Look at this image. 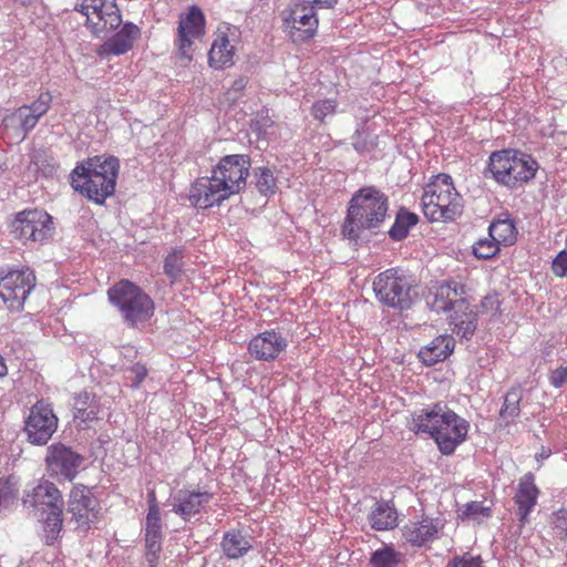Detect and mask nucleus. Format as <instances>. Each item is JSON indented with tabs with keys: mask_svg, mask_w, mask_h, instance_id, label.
Returning <instances> with one entry per match:
<instances>
[{
	"mask_svg": "<svg viewBox=\"0 0 567 567\" xmlns=\"http://www.w3.org/2000/svg\"><path fill=\"white\" fill-rule=\"evenodd\" d=\"M410 430L429 434L443 455H451L466 440L470 423L446 403L436 402L412 413Z\"/></svg>",
	"mask_w": 567,
	"mask_h": 567,
	"instance_id": "f257e3e1",
	"label": "nucleus"
},
{
	"mask_svg": "<svg viewBox=\"0 0 567 567\" xmlns=\"http://www.w3.org/2000/svg\"><path fill=\"white\" fill-rule=\"evenodd\" d=\"M389 197L374 186L357 190L347 209L341 233L353 245H359L365 231L378 235L389 212Z\"/></svg>",
	"mask_w": 567,
	"mask_h": 567,
	"instance_id": "f03ea898",
	"label": "nucleus"
},
{
	"mask_svg": "<svg viewBox=\"0 0 567 567\" xmlns=\"http://www.w3.org/2000/svg\"><path fill=\"white\" fill-rule=\"evenodd\" d=\"M118 172L120 161L114 155L87 157L79 162L71 172V186L89 200L103 205L115 193Z\"/></svg>",
	"mask_w": 567,
	"mask_h": 567,
	"instance_id": "7ed1b4c3",
	"label": "nucleus"
},
{
	"mask_svg": "<svg viewBox=\"0 0 567 567\" xmlns=\"http://www.w3.org/2000/svg\"><path fill=\"white\" fill-rule=\"evenodd\" d=\"M538 168L539 165L532 155L505 148L489 155L484 176L492 177L497 184L515 189L530 182Z\"/></svg>",
	"mask_w": 567,
	"mask_h": 567,
	"instance_id": "20e7f679",
	"label": "nucleus"
},
{
	"mask_svg": "<svg viewBox=\"0 0 567 567\" xmlns=\"http://www.w3.org/2000/svg\"><path fill=\"white\" fill-rule=\"evenodd\" d=\"M424 216L431 221L454 220L463 213V199L449 174H439L426 185L422 196Z\"/></svg>",
	"mask_w": 567,
	"mask_h": 567,
	"instance_id": "39448f33",
	"label": "nucleus"
},
{
	"mask_svg": "<svg viewBox=\"0 0 567 567\" xmlns=\"http://www.w3.org/2000/svg\"><path fill=\"white\" fill-rule=\"evenodd\" d=\"M110 302L116 307L130 327L145 322L154 313L152 298L134 282L123 279L107 290Z\"/></svg>",
	"mask_w": 567,
	"mask_h": 567,
	"instance_id": "423d86ee",
	"label": "nucleus"
},
{
	"mask_svg": "<svg viewBox=\"0 0 567 567\" xmlns=\"http://www.w3.org/2000/svg\"><path fill=\"white\" fill-rule=\"evenodd\" d=\"M414 280L403 270L390 268L373 280V291L382 305L400 311L408 310L414 303Z\"/></svg>",
	"mask_w": 567,
	"mask_h": 567,
	"instance_id": "0eeeda50",
	"label": "nucleus"
},
{
	"mask_svg": "<svg viewBox=\"0 0 567 567\" xmlns=\"http://www.w3.org/2000/svg\"><path fill=\"white\" fill-rule=\"evenodd\" d=\"M13 237L24 245L43 244L54 234L52 216L43 209H24L11 223Z\"/></svg>",
	"mask_w": 567,
	"mask_h": 567,
	"instance_id": "6e6552de",
	"label": "nucleus"
},
{
	"mask_svg": "<svg viewBox=\"0 0 567 567\" xmlns=\"http://www.w3.org/2000/svg\"><path fill=\"white\" fill-rule=\"evenodd\" d=\"M75 11L86 17V27L95 37H102L122 24V14L116 0H81Z\"/></svg>",
	"mask_w": 567,
	"mask_h": 567,
	"instance_id": "1a4fd4ad",
	"label": "nucleus"
},
{
	"mask_svg": "<svg viewBox=\"0 0 567 567\" xmlns=\"http://www.w3.org/2000/svg\"><path fill=\"white\" fill-rule=\"evenodd\" d=\"M35 281V275L29 268L8 271L0 269V305L10 310H21Z\"/></svg>",
	"mask_w": 567,
	"mask_h": 567,
	"instance_id": "9d476101",
	"label": "nucleus"
},
{
	"mask_svg": "<svg viewBox=\"0 0 567 567\" xmlns=\"http://www.w3.org/2000/svg\"><path fill=\"white\" fill-rule=\"evenodd\" d=\"M250 167L249 155H225L212 171L213 181L218 182L230 196L239 194L246 187Z\"/></svg>",
	"mask_w": 567,
	"mask_h": 567,
	"instance_id": "9b49d317",
	"label": "nucleus"
},
{
	"mask_svg": "<svg viewBox=\"0 0 567 567\" xmlns=\"http://www.w3.org/2000/svg\"><path fill=\"white\" fill-rule=\"evenodd\" d=\"M85 457L71 446L53 443L44 458L48 475L59 482H72L83 466Z\"/></svg>",
	"mask_w": 567,
	"mask_h": 567,
	"instance_id": "f8f14e48",
	"label": "nucleus"
},
{
	"mask_svg": "<svg viewBox=\"0 0 567 567\" xmlns=\"http://www.w3.org/2000/svg\"><path fill=\"white\" fill-rule=\"evenodd\" d=\"M66 511L75 529L87 532L99 517L101 506L91 488L83 484H75L69 494Z\"/></svg>",
	"mask_w": 567,
	"mask_h": 567,
	"instance_id": "ddd939ff",
	"label": "nucleus"
},
{
	"mask_svg": "<svg viewBox=\"0 0 567 567\" xmlns=\"http://www.w3.org/2000/svg\"><path fill=\"white\" fill-rule=\"evenodd\" d=\"M58 429V417L51 405L43 400L38 401L31 409L24 422L27 441L32 445L48 444Z\"/></svg>",
	"mask_w": 567,
	"mask_h": 567,
	"instance_id": "4468645a",
	"label": "nucleus"
},
{
	"mask_svg": "<svg viewBox=\"0 0 567 567\" xmlns=\"http://www.w3.org/2000/svg\"><path fill=\"white\" fill-rule=\"evenodd\" d=\"M288 339L282 332L271 329L258 333L248 342V353L258 361L272 362L288 348Z\"/></svg>",
	"mask_w": 567,
	"mask_h": 567,
	"instance_id": "2eb2a0df",
	"label": "nucleus"
},
{
	"mask_svg": "<svg viewBox=\"0 0 567 567\" xmlns=\"http://www.w3.org/2000/svg\"><path fill=\"white\" fill-rule=\"evenodd\" d=\"M177 31L178 53L182 58L190 60L192 39H199L205 34L203 11L196 6L190 7L187 13L181 16Z\"/></svg>",
	"mask_w": 567,
	"mask_h": 567,
	"instance_id": "dca6fc26",
	"label": "nucleus"
},
{
	"mask_svg": "<svg viewBox=\"0 0 567 567\" xmlns=\"http://www.w3.org/2000/svg\"><path fill=\"white\" fill-rule=\"evenodd\" d=\"M318 9L306 6L301 0L295 6L289 17L285 19L286 27L291 28L293 41L305 42L315 37L319 24L316 13Z\"/></svg>",
	"mask_w": 567,
	"mask_h": 567,
	"instance_id": "f3484780",
	"label": "nucleus"
},
{
	"mask_svg": "<svg viewBox=\"0 0 567 567\" xmlns=\"http://www.w3.org/2000/svg\"><path fill=\"white\" fill-rule=\"evenodd\" d=\"M230 197L229 193L218 185V182L210 177L197 178L190 187L189 200L200 209H207L213 206H219L224 200Z\"/></svg>",
	"mask_w": 567,
	"mask_h": 567,
	"instance_id": "a211bd4d",
	"label": "nucleus"
},
{
	"mask_svg": "<svg viewBox=\"0 0 567 567\" xmlns=\"http://www.w3.org/2000/svg\"><path fill=\"white\" fill-rule=\"evenodd\" d=\"M213 494L188 488L178 489L172 498V512L185 522L199 514L202 508L210 502Z\"/></svg>",
	"mask_w": 567,
	"mask_h": 567,
	"instance_id": "6ab92c4d",
	"label": "nucleus"
},
{
	"mask_svg": "<svg viewBox=\"0 0 567 567\" xmlns=\"http://www.w3.org/2000/svg\"><path fill=\"white\" fill-rule=\"evenodd\" d=\"M24 507L38 508H56L64 506L61 491L56 485L45 478H41L30 491H25L22 497Z\"/></svg>",
	"mask_w": 567,
	"mask_h": 567,
	"instance_id": "aec40b11",
	"label": "nucleus"
},
{
	"mask_svg": "<svg viewBox=\"0 0 567 567\" xmlns=\"http://www.w3.org/2000/svg\"><path fill=\"white\" fill-rule=\"evenodd\" d=\"M538 496L539 489L535 484V475L532 472L524 474L518 481L514 496L520 526L529 520V514L537 504Z\"/></svg>",
	"mask_w": 567,
	"mask_h": 567,
	"instance_id": "412c9836",
	"label": "nucleus"
},
{
	"mask_svg": "<svg viewBox=\"0 0 567 567\" xmlns=\"http://www.w3.org/2000/svg\"><path fill=\"white\" fill-rule=\"evenodd\" d=\"M140 35V29L132 22H125L111 39L105 41L99 49V54L122 55L132 50L134 41Z\"/></svg>",
	"mask_w": 567,
	"mask_h": 567,
	"instance_id": "4be33fe9",
	"label": "nucleus"
},
{
	"mask_svg": "<svg viewBox=\"0 0 567 567\" xmlns=\"http://www.w3.org/2000/svg\"><path fill=\"white\" fill-rule=\"evenodd\" d=\"M162 518L161 515H146L145 519V559L148 567H156L162 551Z\"/></svg>",
	"mask_w": 567,
	"mask_h": 567,
	"instance_id": "5701e85b",
	"label": "nucleus"
},
{
	"mask_svg": "<svg viewBox=\"0 0 567 567\" xmlns=\"http://www.w3.org/2000/svg\"><path fill=\"white\" fill-rule=\"evenodd\" d=\"M443 527L439 519L425 517L420 522H410L403 528L404 539L413 546H424L435 539L439 530Z\"/></svg>",
	"mask_w": 567,
	"mask_h": 567,
	"instance_id": "b1692460",
	"label": "nucleus"
},
{
	"mask_svg": "<svg viewBox=\"0 0 567 567\" xmlns=\"http://www.w3.org/2000/svg\"><path fill=\"white\" fill-rule=\"evenodd\" d=\"M452 331L458 337L470 340L477 329V313L471 309L470 303L463 299L456 303V309L451 315Z\"/></svg>",
	"mask_w": 567,
	"mask_h": 567,
	"instance_id": "393cba45",
	"label": "nucleus"
},
{
	"mask_svg": "<svg viewBox=\"0 0 567 567\" xmlns=\"http://www.w3.org/2000/svg\"><path fill=\"white\" fill-rule=\"evenodd\" d=\"M455 347L454 339L443 334L434 338L427 346L420 349L417 357L427 367H432L447 359Z\"/></svg>",
	"mask_w": 567,
	"mask_h": 567,
	"instance_id": "a878e982",
	"label": "nucleus"
},
{
	"mask_svg": "<svg viewBox=\"0 0 567 567\" xmlns=\"http://www.w3.org/2000/svg\"><path fill=\"white\" fill-rule=\"evenodd\" d=\"M99 405L94 395L83 391L74 396L73 403V421L76 427L85 430L89 423L97 420Z\"/></svg>",
	"mask_w": 567,
	"mask_h": 567,
	"instance_id": "bb28decb",
	"label": "nucleus"
},
{
	"mask_svg": "<svg viewBox=\"0 0 567 567\" xmlns=\"http://www.w3.org/2000/svg\"><path fill=\"white\" fill-rule=\"evenodd\" d=\"M220 547L226 558L239 559L252 549L251 537L234 528L224 533Z\"/></svg>",
	"mask_w": 567,
	"mask_h": 567,
	"instance_id": "cd10ccee",
	"label": "nucleus"
},
{
	"mask_svg": "<svg viewBox=\"0 0 567 567\" xmlns=\"http://www.w3.org/2000/svg\"><path fill=\"white\" fill-rule=\"evenodd\" d=\"M375 530H389L398 526V512L392 501L377 502L368 516Z\"/></svg>",
	"mask_w": 567,
	"mask_h": 567,
	"instance_id": "c85d7f7f",
	"label": "nucleus"
},
{
	"mask_svg": "<svg viewBox=\"0 0 567 567\" xmlns=\"http://www.w3.org/2000/svg\"><path fill=\"white\" fill-rule=\"evenodd\" d=\"M37 124L35 115L30 112L27 105L16 109L2 120L4 128L14 131L18 135H22V138H25Z\"/></svg>",
	"mask_w": 567,
	"mask_h": 567,
	"instance_id": "c756f323",
	"label": "nucleus"
},
{
	"mask_svg": "<svg viewBox=\"0 0 567 567\" xmlns=\"http://www.w3.org/2000/svg\"><path fill=\"white\" fill-rule=\"evenodd\" d=\"M63 507L39 508V519L42 523L45 544L51 546L58 539L63 525Z\"/></svg>",
	"mask_w": 567,
	"mask_h": 567,
	"instance_id": "7c9ffc66",
	"label": "nucleus"
},
{
	"mask_svg": "<svg viewBox=\"0 0 567 567\" xmlns=\"http://www.w3.org/2000/svg\"><path fill=\"white\" fill-rule=\"evenodd\" d=\"M419 221L420 218L415 213L402 206L395 213L394 223L388 230V236L393 241H402L410 235V230L415 227Z\"/></svg>",
	"mask_w": 567,
	"mask_h": 567,
	"instance_id": "2f4dec72",
	"label": "nucleus"
},
{
	"mask_svg": "<svg viewBox=\"0 0 567 567\" xmlns=\"http://www.w3.org/2000/svg\"><path fill=\"white\" fill-rule=\"evenodd\" d=\"M233 55L234 48L230 45L228 37L220 35L214 41L208 52L209 65L216 70H221L233 64Z\"/></svg>",
	"mask_w": 567,
	"mask_h": 567,
	"instance_id": "473e14b6",
	"label": "nucleus"
},
{
	"mask_svg": "<svg viewBox=\"0 0 567 567\" xmlns=\"http://www.w3.org/2000/svg\"><path fill=\"white\" fill-rule=\"evenodd\" d=\"M517 228L511 218L496 219L488 227V236L503 246H512L517 240Z\"/></svg>",
	"mask_w": 567,
	"mask_h": 567,
	"instance_id": "72a5a7b5",
	"label": "nucleus"
},
{
	"mask_svg": "<svg viewBox=\"0 0 567 567\" xmlns=\"http://www.w3.org/2000/svg\"><path fill=\"white\" fill-rule=\"evenodd\" d=\"M523 399V390L520 388H512L504 396L503 406L499 410V420L504 425H508L515 421L520 414V401Z\"/></svg>",
	"mask_w": 567,
	"mask_h": 567,
	"instance_id": "f704fd0d",
	"label": "nucleus"
},
{
	"mask_svg": "<svg viewBox=\"0 0 567 567\" xmlns=\"http://www.w3.org/2000/svg\"><path fill=\"white\" fill-rule=\"evenodd\" d=\"M402 560V554L392 546H383L371 554V567H398Z\"/></svg>",
	"mask_w": 567,
	"mask_h": 567,
	"instance_id": "c9c22d12",
	"label": "nucleus"
},
{
	"mask_svg": "<svg viewBox=\"0 0 567 567\" xmlns=\"http://www.w3.org/2000/svg\"><path fill=\"white\" fill-rule=\"evenodd\" d=\"M255 186L259 194L265 197L272 196L277 190V179L268 167H257L254 169Z\"/></svg>",
	"mask_w": 567,
	"mask_h": 567,
	"instance_id": "e433bc0d",
	"label": "nucleus"
},
{
	"mask_svg": "<svg viewBox=\"0 0 567 567\" xmlns=\"http://www.w3.org/2000/svg\"><path fill=\"white\" fill-rule=\"evenodd\" d=\"M19 488L12 477L0 478V516L10 511L18 499Z\"/></svg>",
	"mask_w": 567,
	"mask_h": 567,
	"instance_id": "4c0bfd02",
	"label": "nucleus"
},
{
	"mask_svg": "<svg viewBox=\"0 0 567 567\" xmlns=\"http://www.w3.org/2000/svg\"><path fill=\"white\" fill-rule=\"evenodd\" d=\"M30 168L43 176H52L56 171L54 159L44 150H35L31 155Z\"/></svg>",
	"mask_w": 567,
	"mask_h": 567,
	"instance_id": "58836bf2",
	"label": "nucleus"
},
{
	"mask_svg": "<svg viewBox=\"0 0 567 567\" xmlns=\"http://www.w3.org/2000/svg\"><path fill=\"white\" fill-rule=\"evenodd\" d=\"M352 147L359 154H365L372 152L377 143L372 140L369 130L364 125L357 127L351 136Z\"/></svg>",
	"mask_w": 567,
	"mask_h": 567,
	"instance_id": "ea45409f",
	"label": "nucleus"
},
{
	"mask_svg": "<svg viewBox=\"0 0 567 567\" xmlns=\"http://www.w3.org/2000/svg\"><path fill=\"white\" fill-rule=\"evenodd\" d=\"M458 300H454L450 297L449 287H443L442 285L437 288L436 292L433 296V299L429 301L431 309L435 312H447L456 309V303Z\"/></svg>",
	"mask_w": 567,
	"mask_h": 567,
	"instance_id": "a19ab883",
	"label": "nucleus"
},
{
	"mask_svg": "<svg viewBox=\"0 0 567 567\" xmlns=\"http://www.w3.org/2000/svg\"><path fill=\"white\" fill-rule=\"evenodd\" d=\"M183 250L174 248L164 260V274L172 280H176L182 274Z\"/></svg>",
	"mask_w": 567,
	"mask_h": 567,
	"instance_id": "79ce46f5",
	"label": "nucleus"
},
{
	"mask_svg": "<svg viewBox=\"0 0 567 567\" xmlns=\"http://www.w3.org/2000/svg\"><path fill=\"white\" fill-rule=\"evenodd\" d=\"M499 252V244L492 237L478 239L473 245V254L478 259H491Z\"/></svg>",
	"mask_w": 567,
	"mask_h": 567,
	"instance_id": "37998d69",
	"label": "nucleus"
},
{
	"mask_svg": "<svg viewBox=\"0 0 567 567\" xmlns=\"http://www.w3.org/2000/svg\"><path fill=\"white\" fill-rule=\"evenodd\" d=\"M53 96L50 91H43L39 94L38 99L31 104H25L30 112L35 115L37 122L48 113L51 107Z\"/></svg>",
	"mask_w": 567,
	"mask_h": 567,
	"instance_id": "c03bdc74",
	"label": "nucleus"
},
{
	"mask_svg": "<svg viewBox=\"0 0 567 567\" xmlns=\"http://www.w3.org/2000/svg\"><path fill=\"white\" fill-rule=\"evenodd\" d=\"M337 106L338 103L333 99L319 100L313 103L311 114L316 120L323 122L327 116L336 113Z\"/></svg>",
	"mask_w": 567,
	"mask_h": 567,
	"instance_id": "a18cd8bd",
	"label": "nucleus"
},
{
	"mask_svg": "<svg viewBox=\"0 0 567 567\" xmlns=\"http://www.w3.org/2000/svg\"><path fill=\"white\" fill-rule=\"evenodd\" d=\"M554 530L559 538H567V509L561 508L553 514Z\"/></svg>",
	"mask_w": 567,
	"mask_h": 567,
	"instance_id": "49530a36",
	"label": "nucleus"
},
{
	"mask_svg": "<svg viewBox=\"0 0 567 567\" xmlns=\"http://www.w3.org/2000/svg\"><path fill=\"white\" fill-rule=\"evenodd\" d=\"M463 516L474 519L478 518L480 516L489 517L491 508L483 506L480 502H470L465 505Z\"/></svg>",
	"mask_w": 567,
	"mask_h": 567,
	"instance_id": "de8ad7c7",
	"label": "nucleus"
},
{
	"mask_svg": "<svg viewBox=\"0 0 567 567\" xmlns=\"http://www.w3.org/2000/svg\"><path fill=\"white\" fill-rule=\"evenodd\" d=\"M128 373L127 379L131 380V386L137 389L146 378L147 369L144 364L135 363L130 368Z\"/></svg>",
	"mask_w": 567,
	"mask_h": 567,
	"instance_id": "09e8293b",
	"label": "nucleus"
},
{
	"mask_svg": "<svg viewBox=\"0 0 567 567\" xmlns=\"http://www.w3.org/2000/svg\"><path fill=\"white\" fill-rule=\"evenodd\" d=\"M501 305L502 301L499 299V295L496 292L485 296L481 301L482 310L485 312H491L493 315L501 313Z\"/></svg>",
	"mask_w": 567,
	"mask_h": 567,
	"instance_id": "8fccbe9b",
	"label": "nucleus"
},
{
	"mask_svg": "<svg viewBox=\"0 0 567 567\" xmlns=\"http://www.w3.org/2000/svg\"><path fill=\"white\" fill-rule=\"evenodd\" d=\"M553 272L558 277H564L567 274V251L561 250L555 257L551 264Z\"/></svg>",
	"mask_w": 567,
	"mask_h": 567,
	"instance_id": "3c124183",
	"label": "nucleus"
},
{
	"mask_svg": "<svg viewBox=\"0 0 567 567\" xmlns=\"http://www.w3.org/2000/svg\"><path fill=\"white\" fill-rule=\"evenodd\" d=\"M482 560L480 557L462 556L453 558L447 567H482Z\"/></svg>",
	"mask_w": 567,
	"mask_h": 567,
	"instance_id": "603ef678",
	"label": "nucleus"
},
{
	"mask_svg": "<svg viewBox=\"0 0 567 567\" xmlns=\"http://www.w3.org/2000/svg\"><path fill=\"white\" fill-rule=\"evenodd\" d=\"M567 381V367H560L550 374V383L555 388H561Z\"/></svg>",
	"mask_w": 567,
	"mask_h": 567,
	"instance_id": "864d4df0",
	"label": "nucleus"
},
{
	"mask_svg": "<svg viewBox=\"0 0 567 567\" xmlns=\"http://www.w3.org/2000/svg\"><path fill=\"white\" fill-rule=\"evenodd\" d=\"M443 287H449L450 290V297L454 300H461L463 299L465 301V298L463 297L465 293L464 286L456 281L445 282L442 284Z\"/></svg>",
	"mask_w": 567,
	"mask_h": 567,
	"instance_id": "5fc2aeb1",
	"label": "nucleus"
},
{
	"mask_svg": "<svg viewBox=\"0 0 567 567\" xmlns=\"http://www.w3.org/2000/svg\"><path fill=\"white\" fill-rule=\"evenodd\" d=\"M148 509L146 515H161L157 497L154 489L147 493Z\"/></svg>",
	"mask_w": 567,
	"mask_h": 567,
	"instance_id": "6e6d98bb",
	"label": "nucleus"
},
{
	"mask_svg": "<svg viewBox=\"0 0 567 567\" xmlns=\"http://www.w3.org/2000/svg\"><path fill=\"white\" fill-rule=\"evenodd\" d=\"M306 6H311V8H319V9H333L338 0H301Z\"/></svg>",
	"mask_w": 567,
	"mask_h": 567,
	"instance_id": "4d7b16f0",
	"label": "nucleus"
},
{
	"mask_svg": "<svg viewBox=\"0 0 567 567\" xmlns=\"http://www.w3.org/2000/svg\"><path fill=\"white\" fill-rule=\"evenodd\" d=\"M247 83H248L247 76H239L231 83L230 90L234 92H241L247 86Z\"/></svg>",
	"mask_w": 567,
	"mask_h": 567,
	"instance_id": "13d9d810",
	"label": "nucleus"
},
{
	"mask_svg": "<svg viewBox=\"0 0 567 567\" xmlns=\"http://www.w3.org/2000/svg\"><path fill=\"white\" fill-rule=\"evenodd\" d=\"M8 373V368L4 362V358L0 355V378H3Z\"/></svg>",
	"mask_w": 567,
	"mask_h": 567,
	"instance_id": "bf43d9fd",
	"label": "nucleus"
},
{
	"mask_svg": "<svg viewBox=\"0 0 567 567\" xmlns=\"http://www.w3.org/2000/svg\"><path fill=\"white\" fill-rule=\"evenodd\" d=\"M548 455H549L548 453L543 452V453H540V455H539V456H540V457H543V458H545V457H548Z\"/></svg>",
	"mask_w": 567,
	"mask_h": 567,
	"instance_id": "052dcab7",
	"label": "nucleus"
}]
</instances>
